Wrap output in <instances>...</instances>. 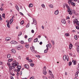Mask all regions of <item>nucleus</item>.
<instances>
[{
	"mask_svg": "<svg viewBox=\"0 0 79 79\" xmlns=\"http://www.w3.org/2000/svg\"><path fill=\"white\" fill-rule=\"evenodd\" d=\"M18 64L19 63L18 62H16V60H15L14 61V63L12 64V66H11V68H9L10 70H12V69H15V66H18Z\"/></svg>",
	"mask_w": 79,
	"mask_h": 79,
	"instance_id": "obj_1",
	"label": "nucleus"
},
{
	"mask_svg": "<svg viewBox=\"0 0 79 79\" xmlns=\"http://www.w3.org/2000/svg\"><path fill=\"white\" fill-rule=\"evenodd\" d=\"M13 20H10L9 21H8H8H6V23H7V26L8 27L10 28V24H11L12 23H13Z\"/></svg>",
	"mask_w": 79,
	"mask_h": 79,
	"instance_id": "obj_2",
	"label": "nucleus"
},
{
	"mask_svg": "<svg viewBox=\"0 0 79 79\" xmlns=\"http://www.w3.org/2000/svg\"><path fill=\"white\" fill-rule=\"evenodd\" d=\"M46 66H44V69H43V73L44 75H46L47 74V71H46Z\"/></svg>",
	"mask_w": 79,
	"mask_h": 79,
	"instance_id": "obj_3",
	"label": "nucleus"
},
{
	"mask_svg": "<svg viewBox=\"0 0 79 79\" xmlns=\"http://www.w3.org/2000/svg\"><path fill=\"white\" fill-rule=\"evenodd\" d=\"M68 11L69 12V14L70 15H72L73 14V12H72V10L71 9H69L68 10Z\"/></svg>",
	"mask_w": 79,
	"mask_h": 79,
	"instance_id": "obj_4",
	"label": "nucleus"
},
{
	"mask_svg": "<svg viewBox=\"0 0 79 79\" xmlns=\"http://www.w3.org/2000/svg\"><path fill=\"white\" fill-rule=\"evenodd\" d=\"M30 49L33 53H35V49H34V47H30Z\"/></svg>",
	"mask_w": 79,
	"mask_h": 79,
	"instance_id": "obj_5",
	"label": "nucleus"
},
{
	"mask_svg": "<svg viewBox=\"0 0 79 79\" xmlns=\"http://www.w3.org/2000/svg\"><path fill=\"white\" fill-rule=\"evenodd\" d=\"M16 49L17 50H21L23 48V46L21 45H19L16 47Z\"/></svg>",
	"mask_w": 79,
	"mask_h": 79,
	"instance_id": "obj_6",
	"label": "nucleus"
},
{
	"mask_svg": "<svg viewBox=\"0 0 79 79\" xmlns=\"http://www.w3.org/2000/svg\"><path fill=\"white\" fill-rule=\"evenodd\" d=\"M17 68L18 69L17 70V71L19 72V71L21 70V66L18 65L17 67Z\"/></svg>",
	"mask_w": 79,
	"mask_h": 79,
	"instance_id": "obj_7",
	"label": "nucleus"
},
{
	"mask_svg": "<svg viewBox=\"0 0 79 79\" xmlns=\"http://www.w3.org/2000/svg\"><path fill=\"white\" fill-rule=\"evenodd\" d=\"M10 44H18V43L14 40H12L11 41Z\"/></svg>",
	"mask_w": 79,
	"mask_h": 79,
	"instance_id": "obj_8",
	"label": "nucleus"
},
{
	"mask_svg": "<svg viewBox=\"0 0 79 79\" xmlns=\"http://www.w3.org/2000/svg\"><path fill=\"white\" fill-rule=\"evenodd\" d=\"M10 39V37H7L5 39V41H6V42H8V41H9Z\"/></svg>",
	"mask_w": 79,
	"mask_h": 79,
	"instance_id": "obj_9",
	"label": "nucleus"
},
{
	"mask_svg": "<svg viewBox=\"0 0 79 79\" xmlns=\"http://www.w3.org/2000/svg\"><path fill=\"white\" fill-rule=\"evenodd\" d=\"M32 24H34L35 25H36L37 24V22L36 21V20H33V23H32Z\"/></svg>",
	"mask_w": 79,
	"mask_h": 79,
	"instance_id": "obj_10",
	"label": "nucleus"
},
{
	"mask_svg": "<svg viewBox=\"0 0 79 79\" xmlns=\"http://www.w3.org/2000/svg\"><path fill=\"white\" fill-rule=\"evenodd\" d=\"M24 67L25 68H26V69H29V65L27 64L24 65Z\"/></svg>",
	"mask_w": 79,
	"mask_h": 79,
	"instance_id": "obj_11",
	"label": "nucleus"
},
{
	"mask_svg": "<svg viewBox=\"0 0 79 79\" xmlns=\"http://www.w3.org/2000/svg\"><path fill=\"white\" fill-rule=\"evenodd\" d=\"M7 65L8 66L9 68H11V64H10V62L7 63Z\"/></svg>",
	"mask_w": 79,
	"mask_h": 79,
	"instance_id": "obj_12",
	"label": "nucleus"
},
{
	"mask_svg": "<svg viewBox=\"0 0 79 79\" xmlns=\"http://www.w3.org/2000/svg\"><path fill=\"white\" fill-rule=\"evenodd\" d=\"M15 7L16 10H17L18 11H19V7H18V6L17 5H16L15 6Z\"/></svg>",
	"mask_w": 79,
	"mask_h": 79,
	"instance_id": "obj_13",
	"label": "nucleus"
},
{
	"mask_svg": "<svg viewBox=\"0 0 79 79\" xmlns=\"http://www.w3.org/2000/svg\"><path fill=\"white\" fill-rule=\"evenodd\" d=\"M69 48L70 49H72V48H73V44H70L69 45Z\"/></svg>",
	"mask_w": 79,
	"mask_h": 79,
	"instance_id": "obj_14",
	"label": "nucleus"
},
{
	"mask_svg": "<svg viewBox=\"0 0 79 79\" xmlns=\"http://www.w3.org/2000/svg\"><path fill=\"white\" fill-rule=\"evenodd\" d=\"M25 47L27 48H29V44H27L25 45Z\"/></svg>",
	"mask_w": 79,
	"mask_h": 79,
	"instance_id": "obj_15",
	"label": "nucleus"
},
{
	"mask_svg": "<svg viewBox=\"0 0 79 79\" xmlns=\"http://www.w3.org/2000/svg\"><path fill=\"white\" fill-rule=\"evenodd\" d=\"M58 13H59L58 10H56L54 12V14H55V15H58Z\"/></svg>",
	"mask_w": 79,
	"mask_h": 79,
	"instance_id": "obj_16",
	"label": "nucleus"
},
{
	"mask_svg": "<svg viewBox=\"0 0 79 79\" xmlns=\"http://www.w3.org/2000/svg\"><path fill=\"white\" fill-rule=\"evenodd\" d=\"M49 6L50 8H53V5L52 4H50L49 5Z\"/></svg>",
	"mask_w": 79,
	"mask_h": 79,
	"instance_id": "obj_17",
	"label": "nucleus"
},
{
	"mask_svg": "<svg viewBox=\"0 0 79 79\" xmlns=\"http://www.w3.org/2000/svg\"><path fill=\"white\" fill-rule=\"evenodd\" d=\"M38 40V38H36L34 40V42H37Z\"/></svg>",
	"mask_w": 79,
	"mask_h": 79,
	"instance_id": "obj_18",
	"label": "nucleus"
},
{
	"mask_svg": "<svg viewBox=\"0 0 79 79\" xmlns=\"http://www.w3.org/2000/svg\"><path fill=\"white\" fill-rule=\"evenodd\" d=\"M61 23H62V24H65L66 23V21H65V20H62L61 21Z\"/></svg>",
	"mask_w": 79,
	"mask_h": 79,
	"instance_id": "obj_19",
	"label": "nucleus"
},
{
	"mask_svg": "<svg viewBox=\"0 0 79 79\" xmlns=\"http://www.w3.org/2000/svg\"><path fill=\"white\" fill-rule=\"evenodd\" d=\"M29 6L30 8H31V7H32V6H33V4L32 3L30 4H29Z\"/></svg>",
	"mask_w": 79,
	"mask_h": 79,
	"instance_id": "obj_20",
	"label": "nucleus"
},
{
	"mask_svg": "<svg viewBox=\"0 0 79 79\" xmlns=\"http://www.w3.org/2000/svg\"><path fill=\"white\" fill-rule=\"evenodd\" d=\"M13 60V59H10L8 60V61L9 62H11V61H12Z\"/></svg>",
	"mask_w": 79,
	"mask_h": 79,
	"instance_id": "obj_21",
	"label": "nucleus"
},
{
	"mask_svg": "<svg viewBox=\"0 0 79 79\" xmlns=\"http://www.w3.org/2000/svg\"><path fill=\"white\" fill-rule=\"evenodd\" d=\"M63 58L64 60H66V56L64 55L63 56Z\"/></svg>",
	"mask_w": 79,
	"mask_h": 79,
	"instance_id": "obj_22",
	"label": "nucleus"
},
{
	"mask_svg": "<svg viewBox=\"0 0 79 79\" xmlns=\"http://www.w3.org/2000/svg\"><path fill=\"white\" fill-rule=\"evenodd\" d=\"M20 42L21 44H25L23 41H21Z\"/></svg>",
	"mask_w": 79,
	"mask_h": 79,
	"instance_id": "obj_23",
	"label": "nucleus"
},
{
	"mask_svg": "<svg viewBox=\"0 0 79 79\" xmlns=\"http://www.w3.org/2000/svg\"><path fill=\"white\" fill-rule=\"evenodd\" d=\"M72 62L73 63V64H74V65H76V61L72 60Z\"/></svg>",
	"mask_w": 79,
	"mask_h": 79,
	"instance_id": "obj_24",
	"label": "nucleus"
},
{
	"mask_svg": "<svg viewBox=\"0 0 79 79\" xmlns=\"http://www.w3.org/2000/svg\"><path fill=\"white\" fill-rule=\"evenodd\" d=\"M65 36H67L68 37H69V34L68 33H65Z\"/></svg>",
	"mask_w": 79,
	"mask_h": 79,
	"instance_id": "obj_25",
	"label": "nucleus"
},
{
	"mask_svg": "<svg viewBox=\"0 0 79 79\" xmlns=\"http://www.w3.org/2000/svg\"><path fill=\"white\" fill-rule=\"evenodd\" d=\"M71 4L72 5H73V6H75V5H76L75 3H74V2H72Z\"/></svg>",
	"mask_w": 79,
	"mask_h": 79,
	"instance_id": "obj_26",
	"label": "nucleus"
},
{
	"mask_svg": "<svg viewBox=\"0 0 79 79\" xmlns=\"http://www.w3.org/2000/svg\"><path fill=\"white\" fill-rule=\"evenodd\" d=\"M2 17L3 18H5V14H2Z\"/></svg>",
	"mask_w": 79,
	"mask_h": 79,
	"instance_id": "obj_27",
	"label": "nucleus"
},
{
	"mask_svg": "<svg viewBox=\"0 0 79 79\" xmlns=\"http://www.w3.org/2000/svg\"><path fill=\"white\" fill-rule=\"evenodd\" d=\"M12 52L14 53H16V50L15 49H12Z\"/></svg>",
	"mask_w": 79,
	"mask_h": 79,
	"instance_id": "obj_28",
	"label": "nucleus"
},
{
	"mask_svg": "<svg viewBox=\"0 0 79 79\" xmlns=\"http://www.w3.org/2000/svg\"><path fill=\"white\" fill-rule=\"evenodd\" d=\"M24 21H23V20H22L21 22L20 23V24H21L22 25H23V24H24Z\"/></svg>",
	"mask_w": 79,
	"mask_h": 79,
	"instance_id": "obj_29",
	"label": "nucleus"
},
{
	"mask_svg": "<svg viewBox=\"0 0 79 79\" xmlns=\"http://www.w3.org/2000/svg\"><path fill=\"white\" fill-rule=\"evenodd\" d=\"M66 60H67V61L69 60V57L68 56H66Z\"/></svg>",
	"mask_w": 79,
	"mask_h": 79,
	"instance_id": "obj_30",
	"label": "nucleus"
},
{
	"mask_svg": "<svg viewBox=\"0 0 79 79\" xmlns=\"http://www.w3.org/2000/svg\"><path fill=\"white\" fill-rule=\"evenodd\" d=\"M28 61L30 63H32V62H33V61L31 59H29Z\"/></svg>",
	"mask_w": 79,
	"mask_h": 79,
	"instance_id": "obj_31",
	"label": "nucleus"
},
{
	"mask_svg": "<svg viewBox=\"0 0 79 79\" xmlns=\"http://www.w3.org/2000/svg\"><path fill=\"white\" fill-rule=\"evenodd\" d=\"M1 7V8H0V10H1V11H3V8H2V7H3V6H2Z\"/></svg>",
	"mask_w": 79,
	"mask_h": 79,
	"instance_id": "obj_32",
	"label": "nucleus"
},
{
	"mask_svg": "<svg viewBox=\"0 0 79 79\" xmlns=\"http://www.w3.org/2000/svg\"><path fill=\"white\" fill-rule=\"evenodd\" d=\"M77 51L78 52V53H79V46H78V47L77 48Z\"/></svg>",
	"mask_w": 79,
	"mask_h": 79,
	"instance_id": "obj_33",
	"label": "nucleus"
},
{
	"mask_svg": "<svg viewBox=\"0 0 79 79\" xmlns=\"http://www.w3.org/2000/svg\"><path fill=\"white\" fill-rule=\"evenodd\" d=\"M74 38H75V40H77V35H75L74 36Z\"/></svg>",
	"mask_w": 79,
	"mask_h": 79,
	"instance_id": "obj_34",
	"label": "nucleus"
},
{
	"mask_svg": "<svg viewBox=\"0 0 79 79\" xmlns=\"http://www.w3.org/2000/svg\"><path fill=\"white\" fill-rule=\"evenodd\" d=\"M31 40H32V38H29L28 39V42H31Z\"/></svg>",
	"mask_w": 79,
	"mask_h": 79,
	"instance_id": "obj_35",
	"label": "nucleus"
},
{
	"mask_svg": "<svg viewBox=\"0 0 79 79\" xmlns=\"http://www.w3.org/2000/svg\"><path fill=\"white\" fill-rule=\"evenodd\" d=\"M10 57H11V55L10 54H8L7 55V58H10Z\"/></svg>",
	"mask_w": 79,
	"mask_h": 79,
	"instance_id": "obj_36",
	"label": "nucleus"
},
{
	"mask_svg": "<svg viewBox=\"0 0 79 79\" xmlns=\"http://www.w3.org/2000/svg\"><path fill=\"white\" fill-rule=\"evenodd\" d=\"M51 42L53 45H54V44H55V41H54L52 40Z\"/></svg>",
	"mask_w": 79,
	"mask_h": 79,
	"instance_id": "obj_37",
	"label": "nucleus"
},
{
	"mask_svg": "<svg viewBox=\"0 0 79 79\" xmlns=\"http://www.w3.org/2000/svg\"><path fill=\"white\" fill-rule=\"evenodd\" d=\"M69 66H71L72 64V62L71 61H70L69 62Z\"/></svg>",
	"mask_w": 79,
	"mask_h": 79,
	"instance_id": "obj_38",
	"label": "nucleus"
},
{
	"mask_svg": "<svg viewBox=\"0 0 79 79\" xmlns=\"http://www.w3.org/2000/svg\"><path fill=\"white\" fill-rule=\"evenodd\" d=\"M49 74H50V75H51V74H52V71H51L50 70H49Z\"/></svg>",
	"mask_w": 79,
	"mask_h": 79,
	"instance_id": "obj_39",
	"label": "nucleus"
},
{
	"mask_svg": "<svg viewBox=\"0 0 79 79\" xmlns=\"http://www.w3.org/2000/svg\"><path fill=\"white\" fill-rule=\"evenodd\" d=\"M19 14H20V15H21L22 16H23V15H24L23 14L21 13V12H19Z\"/></svg>",
	"mask_w": 79,
	"mask_h": 79,
	"instance_id": "obj_40",
	"label": "nucleus"
},
{
	"mask_svg": "<svg viewBox=\"0 0 79 79\" xmlns=\"http://www.w3.org/2000/svg\"><path fill=\"white\" fill-rule=\"evenodd\" d=\"M30 66L32 67L33 66H34V64L32 63H31Z\"/></svg>",
	"mask_w": 79,
	"mask_h": 79,
	"instance_id": "obj_41",
	"label": "nucleus"
},
{
	"mask_svg": "<svg viewBox=\"0 0 79 79\" xmlns=\"http://www.w3.org/2000/svg\"><path fill=\"white\" fill-rule=\"evenodd\" d=\"M75 76L76 77H77V76H78V73L76 72Z\"/></svg>",
	"mask_w": 79,
	"mask_h": 79,
	"instance_id": "obj_42",
	"label": "nucleus"
},
{
	"mask_svg": "<svg viewBox=\"0 0 79 79\" xmlns=\"http://www.w3.org/2000/svg\"><path fill=\"white\" fill-rule=\"evenodd\" d=\"M49 47L50 48H52V44H49Z\"/></svg>",
	"mask_w": 79,
	"mask_h": 79,
	"instance_id": "obj_43",
	"label": "nucleus"
},
{
	"mask_svg": "<svg viewBox=\"0 0 79 79\" xmlns=\"http://www.w3.org/2000/svg\"><path fill=\"white\" fill-rule=\"evenodd\" d=\"M31 33H32L33 34L34 33V30H32L31 31Z\"/></svg>",
	"mask_w": 79,
	"mask_h": 79,
	"instance_id": "obj_44",
	"label": "nucleus"
},
{
	"mask_svg": "<svg viewBox=\"0 0 79 79\" xmlns=\"http://www.w3.org/2000/svg\"><path fill=\"white\" fill-rule=\"evenodd\" d=\"M29 27V24L28 23L26 26V27L28 28Z\"/></svg>",
	"mask_w": 79,
	"mask_h": 79,
	"instance_id": "obj_45",
	"label": "nucleus"
},
{
	"mask_svg": "<svg viewBox=\"0 0 79 79\" xmlns=\"http://www.w3.org/2000/svg\"><path fill=\"white\" fill-rule=\"evenodd\" d=\"M77 25H78V26H79V21H77Z\"/></svg>",
	"mask_w": 79,
	"mask_h": 79,
	"instance_id": "obj_46",
	"label": "nucleus"
},
{
	"mask_svg": "<svg viewBox=\"0 0 79 79\" xmlns=\"http://www.w3.org/2000/svg\"><path fill=\"white\" fill-rule=\"evenodd\" d=\"M41 6L43 8H45V5H44V4H42V5H41Z\"/></svg>",
	"mask_w": 79,
	"mask_h": 79,
	"instance_id": "obj_47",
	"label": "nucleus"
},
{
	"mask_svg": "<svg viewBox=\"0 0 79 79\" xmlns=\"http://www.w3.org/2000/svg\"><path fill=\"white\" fill-rule=\"evenodd\" d=\"M72 2H71V1H68V3H69V4L70 3H71Z\"/></svg>",
	"mask_w": 79,
	"mask_h": 79,
	"instance_id": "obj_48",
	"label": "nucleus"
},
{
	"mask_svg": "<svg viewBox=\"0 0 79 79\" xmlns=\"http://www.w3.org/2000/svg\"><path fill=\"white\" fill-rule=\"evenodd\" d=\"M47 52H48L47 50L46 49H45L44 51V52L45 53H47Z\"/></svg>",
	"mask_w": 79,
	"mask_h": 79,
	"instance_id": "obj_49",
	"label": "nucleus"
},
{
	"mask_svg": "<svg viewBox=\"0 0 79 79\" xmlns=\"http://www.w3.org/2000/svg\"><path fill=\"white\" fill-rule=\"evenodd\" d=\"M50 75L51 76L52 78H53V77H54V76H53V75L52 74H51V75Z\"/></svg>",
	"mask_w": 79,
	"mask_h": 79,
	"instance_id": "obj_50",
	"label": "nucleus"
},
{
	"mask_svg": "<svg viewBox=\"0 0 79 79\" xmlns=\"http://www.w3.org/2000/svg\"><path fill=\"white\" fill-rule=\"evenodd\" d=\"M36 56L37 58H40V56L38 55Z\"/></svg>",
	"mask_w": 79,
	"mask_h": 79,
	"instance_id": "obj_51",
	"label": "nucleus"
},
{
	"mask_svg": "<svg viewBox=\"0 0 79 79\" xmlns=\"http://www.w3.org/2000/svg\"><path fill=\"white\" fill-rule=\"evenodd\" d=\"M3 5H4V4L3 3L1 4V7H2V6H3Z\"/></svg>",
	"mask_w": 79,
	"mask_h": 79,
	"instance_id": "obj_52",
	"label": "nucleus"
},
{
	"mask_svg": "<svg viewBox=\"0 0 79 79\" xmlns=\"http://www.w3.org/2000/svg\"><path fill=\"white\" fill-rule=\"evenodd\" d=\"M20 9H21V10H23V7L22 6H20Z\"/></svg>",
	"mask_w": 79,
	"mask_h": 79,
	"instance_id": "obj_53",
	"label": "nucleus"
},
{
	"mask_svg": "<svg viewBox=\"0 0 79 79\" xmlns=\"http://www.w3.org/2000/svg\"><path fill=\"white\" fill-rule=\"evenodd\" d=\"M22 35V33H20L18 35V36L19 37V36H21V35Z\"/></svg>",
	"mask_w": 79,
	"mask_h": 79,
	"instance_id": "obj_54",
	"label": "nucleus"
},
{
	"mask_svg": "<svg viewBox=\"0 0 79 79\" xmlns=\"http://www.w3.org/2000/svg\"><path fill=\"white\" fill-rule=\"evenodd\" d=\"M26 59L27 60H28V61H29V57H26Z\"/></svg>",
	"mask_w": 79,
	"mask_h": 79,
	"instance_id": "obj_55",
	"label": "nucleus"
},
{
	"mask_svg": "<svg viewBox=\"0 0 79 79\" xmlns=\"http://www.w3.org/2000/svg\"><path fill=\"white\" fill-rule=\"evenodd\" d=\"M10 74L12 76H15V74L14 73L12 74L11 73H10Z\"/></svg>",
	"mask_w": 79,
	"mask_h": 79,
	"instance_id": "obj_56",
	"label": "nucleus"
},
{
	"mask_svg": "<svg viewBox=\"0 0 79 79\" xmlns=\"http://www.w3.org/2000/svg\"><path fill=\"white\" fill-rule=\"evenodd\" d=\"M76 29H79V27H78L77 26H76Z\"/></svg>",
	"mask_w": 79,
	"mask_h": 79,
	"instance_id": "obj_57",
	"label": "nucleus"
},
{
	"mask_svg": "<svg viewBox=\"0 0 79 79\" xmlns=\"http://www.w3.org/2000/svg\"><path fill=\"white\" fill-rule=\"evenodd\" d=\"M0 64H3V63L2 61H0Z\"/></svg>",
	"mask_w": 79,
	"mask_h": 79,
	"instance_id": "obj_58",
	"label": "nucleus"
},
{
	"mask_svg": "<svg viewBox=\"0 0 79 79\" xmlns=\"http://www.w3.org/2000/svg\"><path fill=\"white\" fill-rule=\"evenodd\" d=\"M42 29H44V26L42 25Z\"/></svg>",
	"mask_w": 79,
	"mask_h": 79,
	"instance_id": "obj_59",
	"label": "nucleus"
},
{
	"mask_svg": "<svg viewBox=\"0 0 79 79\" xmlns=\"http://www.w3.org/2000/svg\"><path fill=\"white\" fill-rule=\"evenodd\" d=\"M48 77L50 79H52V78H53L52 77Z\"/></svg>",
	"mask_w": 79,
	"mask_h": 79,
	"instance_id": "obj_60",
	"label": "nucleus"
},
{
	"mask_svg": "<svg viewBox=\"0 0 79 79\" xmlns=\"http://www.w3.org/2000/svg\"><path fill=\"white\" fill-rule=\"evenodd\" d=\"M69 19V17H67L66 19Z\"/></svg>",
	"mask_w": 79,
	"mask_h": 79,
	"instance_id": "obj_61",
	"label": "nucleus"
},
{
	"mask_svg": "<svg viewBox=\"0 0 79 79\" xmlns=\"http://www.w3.org/2000/svg\"><path fill=\"white\" fill-rule=\"evenodd\" d=\"M40 45H42V42H40Z\"/></svg>",
	"mask_w": 79,
	"mask_h": 79,
	"instance_id": "obj_62",
	"label": "nucleus"
},
{
	"mask_svg": "<svg viewBox=\"0 0 79 79\" xmlns=\"http://www.w3.org/2000/svg\"><path fill=\"white\" fill-rule=\"evenodd\" d=\"M10 77H11L10 79H14L13 78V77L11 76Z\"/></svg>",
	"mask_w": 79,
	"mask_h": 79,
	"instance_id": "obj_63",
	"label": "nucleus"
},
{
	"mask_svg": "<svg viewBox=\"0 0 79 79\" xmlns=\"http://www.w3.org/2000/svg\"><path fill=\"white\" fill-rule=\"evenodd\" d=\"M34 79V77H31L30 78V79Z\"/></svg>",
	"mask_w": 79,
	"mask_h": 79,
	"instance_id": "obj_64",
	"label": "nucleus"
}]
</instances>
